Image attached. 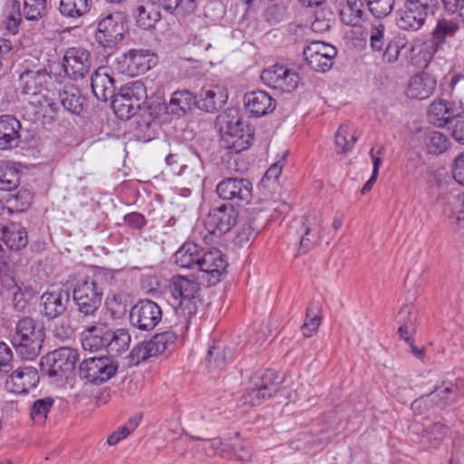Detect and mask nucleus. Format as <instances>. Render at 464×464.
I'll return each mask as SVG.
<instances>
[{
	"instance_id": "25",
	"label": "nucleus",
	"mask_w": 464,
	"mask_h": 464,
	"mask_svg": "<svg viewBox=\"0 0 464 464\" xmlns=\"http://www.w3.org/2000/svg\"><path fill=\"white\" fill-rule=\"evenodd\" d=\"M110 329L104 324L88 326L82 333V345L90 352L99 351L108 345V334Z\"/></svg>"
},
{
	"instance_id": "38",
	"label": "nucleus",
	"mask_w": 464,
	"mask_h": 464,
	"mask_svg": "<svg viewBox=\"0 0 464 464\" xmlns=\"http://www.w3.org/2000/svg\"><path fill=\"white\" fill-rule=\"evenodd\" d=\"M459 30L457 22L449 19H440L438 21L432 32V44L438 50L446 41L447 38L453 37Z\"/></svg>"
},
{
	"instance_id": "15",
	"label": "nucleus",
	"mask_w": 464,
	"mask_h": 464,
	"mask_svg": "<svg viewBox=\"0 0 464 464\" xmlns=\"http://www.w3.org/2000/svg\"><path fill=\"white\" fill-rule=\"evenodd\" d=\"M322 217L313 211L304 215L298 222L297 233L300 234L299 253L304 254L321 241Z\"/></svg>"
},
{
	"instance_id": "43",
	"label": "nucleus",
	"mask_w": 464,
	"mask_h": 464,
	"mask_svg": "<svg viewBox=\"0 0 464 464\" xmlns=\"http://www.w3.org/2000/svg\"><path fill=\"white\" fill-rule=\"evenodd\" d=\"M59 11L69 18L81 17L89 11L88 0H61Z\"/></svg>"
},
{
	"instance_id": "57",
	"label": "nucleus",
	"mask_w": 464,
	"mask_h": 464,
	"mask_svg": "<svg viewBox=\"0 0 464 464\" xmlns=\"http://www.w3.org/2000/svg\"><path fill=\"white\" fill-rule=\"evenodd\" d=\"M22 22V14L20 4L18 1H13L5 21V29L11 34L18 33L20 24Z\"/></svg>"
},
{
	"instance_id": "22",
	"label": "nucleus",
	"mask_w": 464,
	"mask_h": 464,
	"mask_svg": "<svg viewBox=\"0 0 464 464\" xmlns=\"http://www.w3.org/2000/svg\"><path fill=\"white\" fill-rule=\"evenodd\" d=\"M69 299L70 295L66 290L60 289L59 291L44 293L41 296L42 314L49 319H54L62 315L66 310Z\"/></svg>"
},
{
	"instance_id": "36",
	"label": "nucleus",
	"mask_w": 464,
	"mask_h": 464,
	"mask_svg": "<svg viewBox=\"0 0 464 464\" xmlns=\"http://www.w3.org/2000/svg\"><path fill=\"white\" fill-rule=\"evenodd\" d=\"M235 349L219 343L209 348L207 361L210 369H222L234 358Z\"/></svg>"
},
{
	"instance_id": "23",
	"label": "nucleus",
	"mask_w": 464,
	"mask_h": 464,
	"mask_svg": "<svg viewBox=\"0 0 464 464\" xmlns=\"http://www.w3.org/2000/svg\"><path fill=\"white\" fill-rule=\"evenodd\" d=\"M430 11L405 3L398 11L397 25L402 30H419L425 23Z\"/></svg>"
},
{
	"instance_id": "6",
	"label": "nucleus",
	"mask_w": 464,
	"mask_h": 464,
	"mask_svg": "<svg viewBox=\"0 0 464 464\" xmlns=\"http://www.w3.org/2000/svg\"><path fill=\"white\" fill-rule=\"evenodd\" d=\"M277 374L273 370H266L257 373L250 380V385L241 396L243 405L251 407L260 405L264 401L271 398L278 390Z\"/></svg>"
},
{
	"instance_id": "18",
	"label": "nucleus",
	"mask_w": 464,
	"mask_h": 464,
	"mask_svg": "<svg viewBox=\"0 0 464 464\" xmlns=\"http://www.w3.org/2000/svg\"><path fill=\"white\" fill-rule=\"evenodd\" d=\"M39 374L34 367L18 368L6 380L5 388L15 394L27 393L39 382Z\"/></svg>"
},
{
	"instance_id": "29",
	"label": "nucleus",
	"mask_w": 464,
	"mask_h": 464,
	"mask_svg": "<svg viewBox=\"0 0 464 464\" xmlns=\"http://www.w3.org/2000/svg\"><path fill=\"white\" fill-rule=\"evenodd\" d=\"M203 247L194 242L184 243L175 253V263L187 269H198Z\"/></svg>"
},
{
	"instance_id": "7",
	"label": "nucleus",
	"mask_w": 464,
	"mask_h": 464,
	"mask_svg": "<svg viewBox=\"0 0 464 464\" xmlns=\"http://www.w3.org/2000/svg\"><path fill=\"white\" fill-rule=\"evenodd\" d=\"M78 353L69 347H61L49 353L41 360V370L50 378L63 377L73 370Z\"/></svg>"
},
{
	"instance_id": "10",
	"label": "nucleus",
	"mask_w": 464,
	"mask_h": 464,
	"mask_svg": "<svg viewBox=\"0 0 464 464\" xmlns=\"http://www.w3.org/2000/svg\"><path fill=\"white\" fill-rule=\"evenodd\" d=\"M117 369L118 365L110 357H92L81 362L79 375L91 383L100 384L113 377Z\"/></svg>"
},
{
	"instance_id": "1",
	"label": "nucleus",
	"mask_w": 464,
	"mask_h": 464,
	"mask_svg": "<svg viewBox=\"0 0 464 464\" xmlns=\"http://www.w3.org/2000/svg\"><path fill=\"white\" fill-rule=\"evenodd\" d=\"M216 126L218 129L222 145L231 151L238 153L251 145L254 130L248 124L243 122L237 110L227 109L218 115Z\"/></svg>"
},
{
	"instance_id": "49",
	"label": "nucleus",
	"mask_w": 464,
	"mask_h": 464,
	"mask_svg": "<svg viewBox=\"0 0 464 464\" xmlns=\"http://www.w3.org/2000/svg\"><path fill=\"white\" fill-rule=\"evenodd\" d=\"M449 429L440 422H436L424 430L421 440L423 443H428L430 447H437L446 437Z\"/></svg>"
},
{
	"instance_id": "55",
	"label": "nucleus",
	"mask_w": 464,
	"mask_h": 464,
	"mask_svg": "<svg viewBox=\"0 0 464 464\" xmlns=\"http://www.w3.org/2000/svg\"><path fill=\"white\" fill-rule=\"evenodd\" d=\"M286 73V68L280 65H274L262 72L261 78L269 86L279 89L282 77Z\"/></svg>"
},
{
	"instance_id": "64",
	"label": "nucleus",
	"mask_w": 464,
	"mask_h": 464,
	"mask_svg": "<svg viewBox=\"0 0 464 464\" xmlns=\"http://www.w3.org/2000/svg\"><path fill=\"white\" fill-rule=\"evenodd\" d=\"M452 173L456 182L464 186V153L459 154L455 159Z\"/></svg>"
},
{
	"instance_id": "58",
	"label": "nucleus",
	"mask_w": 464,
	"mask_h": 464,
	"mask_svg": "<svg viewBox=\"0 0 464 464\" xmlns=\"http://www.w3.org/2000/svg\"><path fill=\"white\" fill-rule=\"evenodd\" d=\"M322 322L321 316L314 313L313 306L306 309V317L304 324L302 325L303 334L305 337L313 336L318 330Z\"/></svg>"
},
{
	"instance_id": "12",
	"label": "nucleus",
	"mask_w": 464,
	"mask_h": 464,
	"mask_svg": "<svg viewBox=\"0 0 464 464\" xmlns=\"http://www.w3.org/2000/svg\"><path fill=\"white\" fill-rule=\"evenodd\" d=\"M218 197L237 205L248 204L252 199L253 185L244 178L229 177L222 179L216 188Z\"/></svg>"
},
{
	"instance_id": "32",
	"label": "nucleus",
	"mask_w": 464,
	"mask_h": 464,
	"mask_svg": "<svg viewBox=\"0 0 464 464\" xmlns=\"http://www.w3.org/2000/svg\"><path fill=\"white\" fill-rule=\"evenodd\" d=\"M59 97L61 104L69 112L79 115L83 111L86 99L81 94L80 90L73 85L65 86L59 92Z\"/></svg>"
},
{
	"instance_id": "34",
	"label": "nucleus",
	"mask_w": 464,
	"mask_h": 464,
	"mask_svg": "<svg viewBox=\"0 0 464 464\" xmlns=\"http://www.w3.org/2000/svg\"><path fill=\"white\" fill-rule=\"evenodd\" d=\"M400 327L398 333L406 343H411V334L415 330L417 322V312L412 304H405L401 308L399 314Z\"/></svg>"
},
{
	"instance_id": "59",
	"label": "nucleus",
	"mask_w": 464,
	"mask_h": 464,
	"mask_svg": "<svg viewBox=\"0 0 464 464\" xmlns=\"http://www.w3.org/2000/svg\"><path fill=\"white\" fill-rule=\"evenodd\" d=\"M155 356L152 351L150 342H143L139 345H136L130 352V361L138 364L140 362L146 361L150 357Z\"/></svg>"
},
{
	"instance_id": "62",
	"label": "nucleus",
	"mask_w": 464,
	"mask_h": 464,
	"mask_svg": "<svg viewBox=\"0 0 464 464\" xmlns=\"http://www.w3.org/2000/svg\"><path fill=\"white\" fill-rule=\"evenodd\" d=\"M444 10L450 14H456L464 22V0H441Z\"/></svg>"
},
{
	"instance_id": "47",
	"label": "nucleus",
	"mask_w": 464,
	"mask_h": 464,
	"mask_svg": "<svg viewBox=\"0 0 464 464\" xmlns=\"http://www.w3.org/2000/svg\"><path fill=\"white\" fill-rule=\"evenodd\" d=\"M112 106L116 115L121 120H130L140 110L139 105L122 95H119L114 99Z\"/></svg>"
},
{
	"instance_id": "17",
	"label": "nucleus",
	"mask_w": 464,
	"mask_h": 464,
	"mask_svg": "<svg viewBox=\"0 0 464 464\" xmlns=\"http://www.w3.org/2000/svg\"><path fill=\"white\" fill-rule=\"evenodd\" d=\"M227 261L219 249L205 250L203 248L198 271L207 274L210 285H216L221 280L227 272Z\"/></svg>"
},
{
	"instance_id": "42",
	"label": "nucleus",
	"mask_w": 464,
	"mask_h": 464,
	"mask_svg": "<svg viewBox=\"0 0 464 464\" xmlns=\"http://www.w3.org/2000/svg\"><path fill=\"white\" fill-rule=\"evenodd\" d=\"M193 104H197V101L192 92L187 90L175 92L169 102L172 112L177 114L186 113Z\"/></svg>"
},
{
	"instance_id": "44",
	"label": "nucleus",
	"mask_w": 464,
	"mask_h": 464,
	"mask_svg": "<svg viewBox=\"0 0 464 464\" xmlns=\"http://www.w3.org/2000/svg\"><path fill=\"white\" fill-rule=\"evenodd\" d=\"M177 340V334L172 331H166L155 334L149 342L154 355L163 353L173 348Z\"/></svg>"
},
{
	"instance_id": "52",
	"label": "nucleus",
	"mask_w": 464,
	"mask_h": 464,
	"mask_svg": "<svg viewBox=\"0 0 464 464\" xmlns=\"http://www.w3.org/2000/svg\"><path fill=\"white\" fill-rule=\"evenodd\" d=\"M425 145L429 153L440 154L448 149L449 140L443 133L432 130L428 132L425 139Z\"/></svg>"
},
{
	"instance_id": "20",
	"label": "nucleus",
	"mask_w": 464,
	"mask_h": 464,
	"mask_svg": "<svg viewBox=\"0 0 464 464\" xmlns=\"http://www.w3.org/2000/svg\"><path fill=\"white\" fill-rule=\"evenodd\" d=\"M245 106L255 117L265 116L276 109V100L265 91H253L245 94Z\"/></svg>"
},
{
	"instance_id": "61",
	"label": "nucleus",
	"mask_w": 464,
	"mask_h": 464,
	"mask_svg": "<svg viewBox=\"0 0 464 464\" xmlns=\"http://www.w3.org/2000/svg\"><path fill=\"white\" fill-rule=\"evenodd\" d=\"M38 102L44 112V117L49 119V122L53 121L59 111V105L45 96H42Z\"/></svg>"
},
{
	"instance_id": "27",
	"label": "nucleus",
	"mask_w": 464,
	"mask_h": 464,
	"mask_svg": "<svg viewBox=\"0 0 464 464\" xmlns=\"http://www.w3.org/2000/svg\"><path fill=\"white\" fill-rule=\"evenodd\" d=\"M91 87L99 101L107 102L114 97V80L105 72L104 68H99L92 74Z\"/></svg>"
},
{
	"instance_id": "48",
	"label": "nucleus",
	"mask_w": 464,
	"mask_h": 464,
	"mask_svg": "<svg viewBox=\"0 0 464 464\" xmlns=\"http://www.w3.org/2000/svg\"><path fill=\"white\" fill-rule=\"evenodd\" d=\"M334 21V13L329 8L322 7L314 12L311 29L314 33L323 34L330 29Z\"/></svg>"
},
{
	"instance_id": "8",
	"label": "nucleus",
	"mask_w": 464,
	"mask_h": 464,
	"mask_svg": "<svg viewBox=\"0 0 464 464\" xmlns=\"http://www.w3.org/2000/svg\"><path fill=\"white\" fill-rule=\"evenodd\" d=\"M78 311L84 316H94L102 304V292L92 279L79 281L72 293Z\"/></svg>"
},
{
	"instance_id": "54",
	"label": "nucleus",
	"mask_w": 464,
	"mask_h": 464,
	"mask_svg": "<svg viewBox=\"0 0 464 464\" xmlns=\"http://www.w3.org/2000/svg\"><path fill=\"white\" fill-rule=\"evenodd\" d=\"M46 0H24L23 14L27 20H38L45 14Z\"/></svg>"
},
{
	"instance_id": "35",
	"label": "nucleus",
	"mask_w": 464,
	"mask_h": 464,
	"mask_svg": "<svg viewBox=\"0 0 464 464\" xmlns=\"http://www.w3.org/2000/svg\"><path fill=\"white\" fill-rule=\"evenodd\" d=\"M455 116L450 105L442 101H434L428 110L429 121L438 127H443L450 123V119Z\"/></svg>"
},
{
	"instance_id": "40",
	"label": "nucleus",
	"mask_w": 464,
	"mask_h": 464,
	"mask_svg": "<svg viewBox=\"0 0 464 464\" xmlns=\"http://www.w3.org/2000/svg\"><path fill=\"white\" fill-rule=\"evenodd\" d=\"M20 182L19 171L8 162H0V190L11 191Z\"/></svg>"
},
{
	"instance_id": "28",
	"label": "nucleus",
	"mask_w": 464,
	"mask_h": 464,
	"mask_svg": "<svg viewBox=\"0 0 464 464\" xmlns=\"http://www.w3.org/2000/svg\"><path fill=\"white\" fill-rule=\"evenodd\" d=\"M435 87V78L428 72H422L411 79L407 95L411 99L424 100L433 93Z\"/></svg>"
},
{
	"instance_id": "4",
	"label": "nucleus",
	"mask_w": 464,
	"mask_h": 464,
	"mask_svg": "<svg viewBox=\"0 0 464 464\" xmlns=\"http://www.w3.org/2000/svg\"><path fill=\"white\" fill-rule=\"evenodd\" d=\"M464 398V378L457 377L452 380L447 377L440 386L434 384L431 391L421 395L411 403L414 411L421 413V407L432 402L436 407L444 409L451 406Z\"/></svg>"
},
{
	"instance_id": "56",
	"label": "nucleus",
	"mask_w": 464,
	"mask_h": 464,
	"mask_svg": "<svg viewBox=\"0 0 464 464\" xmlns=\"http://www.w3.org/2000/svg\"><path fill=\"white\" fill-rule=\"evenodd\" d=\"M370 12L377 18L389 15L393 7L394 0H365Z\"/></svg>"
},
{
	"instance_id": "2",
	"label": "nucleus",
	"mask_w": 464,
	"mask_h": 464,
	"mask_svg": "<svg viewBox=\"0 0 464 464\" xmlns=\"http://www.w3.org/2000/svg\"><path fill=\"white\" fill-rule=\"evenodd\" d=\"M44 337V326L32 317L25 316L16 322L10 341L21 359L32 361L40 354Z\"/></svg>"
},
{
	"instance_id": "26",
	"label": "nucleus",
	"mask_w": 464,
	"mask_h": 464,
	"mask_svg": "<svg viewBox=\"0 0 464 464\" xmlns=\"http://www.w3.org/2000/svg\"><path fill=\"white\" fill-rule=\"evenodd\" d=\"M227 100L226 90L219 86L204 87L198 94L197 105L208 112H213L221 108Z\"/></svg>"
},
{
	"instance_id": "33",
	"label": "nucleus",
	"mask_w": 464,
	"mask_h": 464,
	"mask_svg": "<svg viewBox=\"0 0 464 464\" xmlns=\"http://www.w3.org/2000/svg\"><path fill=\"white\" fill-rule=\"evenodd\" d=\"M221 457L240 461L252 459V450L247 440H241L237 436L230 439L227 448L221 449Z\"/></svg>"
},
{
	"instance_id": "60",
	"label": "nucleus",
	"mask_w": 464,
	"mask_h": 464,
	"mask_svg": "<svg viewBox=\"0 0 464 464\" xmlns=\"http://www.w3.org/2000/svg\"><path fill=\"white\" fill-rule=\"evenodd\" d=\"M299 80L300 78L297 72L286 68V73L282 77L279 90L291 92L297 88Z\"/></svg>"
},
{
	"instance_id": "63",
	"label": "nucleus",
	"mask_w": 464,
	"mask_h": 464,
	"mask_svg": "<svg viewBox=\"0 0 464 464\" xmlns=\"http://www.w3.org/2000/svg\"><path fill=\"white\" fill-rule=\"evenodd\" d=\"M451 137L459 143L464 144V119H455L450 122Z\"/></svg>"
},
{
	"instance_id": "51",
	"label": "nucleus",
	"mask_w": 464,
	"mask_h": 464,
	"mask_svg": "<svg viewBox=\"0 0 464 464\" xmlns=\"http://www.w3.org/2000/svg\"><path fill=\"white\" fill-rule=\"evenodd\" d=\"M130 99L140 107L147 99V90L144 83L140 81H135L127 84L122 90L121 94Z\"/></svg>"
},
{
	"instance_id": "19",
	"label": "nucleus",
	"mask_w": 464,
	"mask_h": 464,
	"mask_svg": "<svg viewBox=\"0 0 464 464\" xmlns=\"http://www.w3.org/2000/svg\"><path fill=\"white\" fill-rule=\"evenodd\" d=\"M126 72L129 75H138L150 70L157 63V56L150 50L133 49L123 56Z\"/></svg>"
},
{
	"instance_id": "9",
	"label": "nucleus",
	"mask_w": 464,
	"mask_h": 464,
	"mask_svg": "<svg viewBox=\"0 0 464 464\" xmlns=\"http://www.w3.org/2000/svg\"><path fill=\"white\" fill-rule=\"evenodd\" d=\"M126 18L121 12L110 14L98 23L96 41L103 47L112 48L123 39Z\"/></svg>"
},
{
	"instance_id": "5",
	"label": "nucleus",
	"mask_w": 464,
	"mask_h": 464,
	"mask_svg": "<svg viewBox=\"0 0 464 464\" xmlns=\"http://www.w3.org/2000/svg\"><path fill=\"white\" fill-rule=\"evenodd\" d=\"M365 34L368 37L369 45L373 53L382 54L384 63H395L401 51L406 46V39L398 34L393 37L386 35V26L380 21H374L365 28Z\"/></svg>"
},
{
	"instance_id": "11",
	"label": "nucleus",
	"mask_w": 464,
	"mask_h": 464,
	"mask_svg": "<svg viewBox=\"0 0 464 464\" xmlns=\"http://www.w3.org/2000/svg\"><path fill=\"white\" fill-rule=\"evenodd\" d=\"M337 53L335 46L321 41H313L303 50L307 65L312 70L321 72L332 68Z\"/></svg>"
},
{
	"instance_id": "41",
	"label": "nucleus",
	"mask_w": 464,
	"mask_h": 464,
	"mask_svg": "<svg viewBox=\"0 0 464 464\" xmlns=\"http://www.w3.org/2000/svg\"><path fill=\"white\" fill-rule=\"evenodd\" d=\"M130 343V335L126 329L110 330L108 334V352L112 353H121L125 352Z\"/></svg>"
},
{
	"instance_id": "45",
	"label": "nucleus",
	"mask_w": 464,
	"mask_h": 464,
	"mask_svg": "<svg viewBox=\"0 0 464 464\" xmlns=\"http://www.w3.org/2000/svg\"><path fill=\"white\" fill-rule=\"evenodd\" d=\"M54 400L45 397L36 400L31 406L30 416L35 424L42 425L45 422L48 413L53 408Z\"/></svg>"
},
{
	"instance_id": "50",
	"label": "nucleus",
	"mask_w": 464,
	"mask_h": 464,
	"mask_svg": "<svg viewBox=\"0 0 464 464\" xmlns=\"http://www.w3.org/2000/svg\"><path fill=\"white\" fill-rule=\"evenodd\" d=\"M159 4L166 11L180 14L193 13L198 5L197 0H159Z\"/></svg>"
},
{
	"instance_id": "14",
	"label": "nucleus",
	"mask_w": 464,
	"mask_h": 464,
	"mask_svg": "<svg viewBox=\"0 0 464 464\" xmlns=\"http://www.w3.org/2000/svg\"><path fill=\"white\" fill-rule=\"evenodd\" d=\"M237 219L238 212L233 205L221 204L209 210L205 226L211 234H225L235 227Z\"/></svg>"
},
{
	"instance_id": "37",
	"label": "nucleus",
	"mask_w": 464,
	"mask_h": 464,
	"mask_svg": "<svg viewBox=\"0 0 464 464\" xmlns=\"http://www.w3.org/2000/svg\"><path fill=\"white\" fill-rule=\"evenodd\" d=\"M361 0H346L340 9V19L343 24L350 26H357L362 21L364 14Z\"/></svg>"
},
{
	"instance_id": "3",
	"label": "nucleus",
	"mask_w": 464,
	"mask_h": 464,
	"mask_svg": "<svg viewBox=\"0 0 464 464\" xmlns=\"http://www.w3.org/2000/svg\"><path fill=\"white\" fill-rule=\"evenodd\" d=\"M175 299H179L176 314L183 330L189 326L191 319L197 314L201 299L199 297L200 285L194 279L183 276L172 277L169 285Z\"/></svg>"
},
{
	"instance_id": "30",
	"label": "nucleus",
	"mask_w": 464,
	"mask_h": 464,
	"mask_svg": "<svg viewBox=\"0 0 464 464\" xmlns=\"http://www.w3.org/2000/svg\"><path fill=\"white\" fill-rule=\"evenodd\" d=\"M173 171L180 177V184L184 186H194L199 183L202 171V164L196 155H191L186 162L180 165L179 170Z\"/></svg>"
},
{
	"instance_id": "13",
	"label": "nucleus",
	"mask_w": 464,
	"mask_h": 464,
	"mask_svg": "<svg viewBox=\"0 0 464 464\" xmlns=\"http://www.w3.org/2000/svg\"><path fill=\"white\" fill-rule=\"evenodd\" d=\"M161 317L162 311L160 305L149 299L140 300L130 312V324L143 331L154 329Z\"/></svg>"
},
{
	"instance_id": "16",
	"label": "nucleus",
	"mask_w": 464,
	"mask_h": 464,
	"mask_svg": "<svg viewBox=\"0 0 464 464\" xmlns=\"http://www.w3.org/2000/svg\"><path fill=\"white\" fill-rule=\"evenodd\" d=\"M63 65L71 79H82L91 69V53L82 47L69 48L64 53Z\"/></svg>"
},
{
	"instance_id": "39",
	"label": "nucleus",
	"mask_w": 464,
	"mask_h": 464,
	"mask_svg": "<svg viewBox=\"0 0 464 464\" xmlns=\"http://www.w3.org/2000/svg\"><path fill=\"white\" fill-rule=\"evenodd\" d=\"M353 127L348 123L342 124L335 135V147L338 153L351 150L356 142Z\"/></svg>"
},
{
	"instance_id": "31",
	"label": "nucleus",
	"mask_w": 464,
	"mask_h": 464,
	"mask_svg": "<svg viewBox=\"0 0 464 464\" xmlns=\"http://www.w3.org/2000/svg\"><path fill=\"white\" fill-rule=\"evenodd\" d=\"M2 241L8 248L20 250L28 243L27 232L20 225L11 223L2 227Z\"/></svg>"
},
{
	"instance_id": "53",
	"label": "nucleus",
	"mask_w": 464,
	"mask_h": 464,
	"mask_svg": "<svg viewBox=\"0 0 464 464\" xmlns=\"http://www.w3.org/2000/svg\"><path fill=\"white\" fill-rule=\"evenodd\" d=\"M160 13L152 6L146 7L140 5L137 7V24L142 29H150L154 26L155 23L160 19Z\"/></svg>"
},
{
	"instance_id": "24",
	"label": "nucleus",
	"mask_w": 464,
	"mask_h": 464,
	"mask_svg": "<svg viewBox=\"0 0 464 464\" xmlns=\"http://www.w3.org/2000/svg\"><path fill=\"white\" fill-rule=\"evenodd\" d=\"M51 80L45 70H27L20 74L19 86L24 94L37 95L46 88Z\"/></svg>"
},
{
	"instance_id": "21",
	"label": "nucleus",
	"mask_w": 464,
	"mask_h": 464,
	"mask_svg": "<svg viewBox=\"0 0 464 464\" xmlns=\"http://www.w3.org/2000/svg\"><path fill=\"white\" fill-rule=\"evenodd\" d=\"M21 123L13 115L0 116V150H10L19 145Z\"/></svg>"
},
{
	"instance_id": "46",
	"label": "nucleus",
	"mask_w": 464,
	"mask_h": 464,
	"mask_svg": "<svg viewBox=\"0 0 464 464\" xmlns=\"http://www.w3.org/2000/svg\"><path fill=\"white\" fill-rule=\"evenodd\" d=\"M34 294L32 286L15 284L13 292L14 308L18 312H24L27 308L29 301L34 296Z\"/></svg>"
}]
</instances>
